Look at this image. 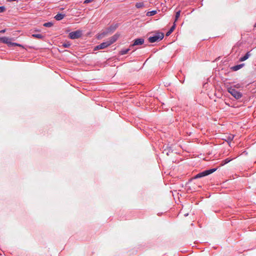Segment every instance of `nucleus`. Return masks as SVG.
<instances>
[{
	"mask_svg": "<svg viewBox=\"0 0 256 256\" xmlns=\"http://www.w3.org/2000/svg\"><path fill=\"white\" fill-rule=\"evenodd\" d=\"M100 49H102L101 48H100V44L96 46L95 48H94V50H100Z\"/></svg>",
	"mask_w": 256,
	"mask_h": 256,
	"instance_id": "obj_25",
	"label": "nucleus"
},
{
	"mask_svg": "<svg viewBox=\"0 0 256 256\" xmlns=\"http://www.w3.org/2000/svg\"><path fill=\"white\" fill-rule=\"evenodd\" d=\"M228 91L236 100L240 98L242 96V94L241 92L236 90L233 87L228 88Z\"/></svg>",
	"mask_w": 256,
	"mask_h": 256,
	"instance_id": "obj_2",
	"label": "nucleus"
},
{
	"mask_svg": "<svg viewBox=\"0 0 256 256\" xmlns=\"http://www.w3.org/2000/svg\"><path fill=\"white\" fill-rule=\"evenodd\" d=\"M6 32V30H3L0 31V32L4 33Z\"/></svg>",
	"mask_w": 256,
	"mask_h": 256,
	"instance_id": "obj_27",
	"label": "nucleus"
},
{
	"mask_svg": "<svg viewBox=\"0 0 256 256\" xmlns=\"http://www.w3.org/2000/svg\"><path fill=\"white\" fill-rule=\"evenodd\" d=\"M53 26V24L52 22H46L44 24V26L46 27H51Z\"/></svg>",
	"mask_w": 256,
	"mask_h": 256,
	"instance_id": "obj_18",
	"label": "nucleus"
},
{
	"mask_svg": "<svg viewBox=\"0 0 256 256\" xmlns=\"http://www.w3.org/2000/svg\"><path fill=\"white\" fill-rule=\"evenodd\" d=\"M32 36L38 39H42L44 38L43 36H42L41 34H33Z\"/></svg>",
	"mask_w": 256,
	"mask_h": 256,
	"instance_id": "obj_15",
	"label": "nucleus"
},
{
	"mask_svg": "<svg viewBox=\"0 0 256 256\" xmlns=\"http://www.w3.org/2000/svg\"><path fill=\"white\" fill-rule=\"evenodd\" d=\"M6 10V8L4 6H0V12H4Z\"/></svg>",
	"mask_w": 256,
	"mask_h": 256,
	"instance_id": "obj_22",
	"label": "nucleus"
},
{
	"mask_svg": "<svg viewBox=\"0 0 256 256\" xmlns=\"http://www.w3.org/2000/svg\"><path fill=\"white\" fill-rule=\"evenodd\" d=\"M70 43H65V44H62V46L64 47V48H68L70 46Z\"/></svg>",
	"mask_w": 256,
	"mask_h": 256,
	"instance_id": "obj_20",
	"label": "nucleus"
},
{
	"mask_svg": "<svg viewBox=\"0 0 256 256\" xmlns=\"http://www.w3.org/2000/svg\"><path fill=\"white\" fill-rule=\"evenodd\" d=\"M234 137V136H229L228 138V140L231 142L233 140Z\"/></svg>",
	"mask_w": 256,
	"mask_h": 256,
	"instance_id": "obj_23",
	"label": "nucleus"
},
{
	"mask_svg": "<svg viewBox=\"0 0 256 256\" xmlns=\"http://www.w3.org/2000/svg\"><path fill=\"white\" fill-rule=\"evenodd\" d=\"M10 46H22V45H20V44H17V43H14V42H11V44H10Z\"/></svg>",
	"mask_w": 256,
	"mask_h": 256,
	"instance_id": "obj_21",
	"label": "nucleus"
},
{
	"mask_svg": "<svg viewBox=\"0 0 256 256\" xmlns=\"http://www.w3.org/2000/svg\"><path fill=\"white\" fill-rule=\"evenodd\" d=\"M180 10H178V12H176V16H175V20H174V23L178 20V18H179L180 16Z\"/></svg>",
	"mask_w": 256,
	"mask_h": 256,
	"instance_id": "obj_17",
	"label": "nucleus"
},
{
	"mask_svg": "<svg viewBox=\"0 0 256 256\" xmlns=\"http://www.w3.org/2000/svg\"><path fill=\"white\" fill-rule=\"evenodd\" d=\"M165 152H166V150H164ZM166 154H168V153L167 152H166Z\"/></svg>",
	"mask_w": 256,
	"mask_h": 256,
	"instance_id": "obj_28",
	"label": "nucleus"
},
{
	"mask_svg": "<svg viewBox=\"0 0 256 256\" xmlns=\"http://www.w3.org/2000/svg\"><path fill=\"white\" fill-rule=\"evenodd\" d=\"M232 160V159L230 158H227L222 162L221 165L224 166L226 164H228V162H230Z\"/></svg>",
	"mask_w": 256,
	"mask_h": 256,
	"instance_id": "obj_14",
	"label": "nucleus"
},
{
	"mask_svg": "<svg viewBox=\"0 0 256 256\" xmlns=\"http://www.w3.org/2000/svg\"><path fill=\"white\" fill-rule=\"evenodd\" d=\"M0 42L7 44L10 46V44H11V39L6 37L0 38Z\"/></svg>",
	"mask_w": 256,
	"mask_h": 256,
	"instance_id": "obj_7",
	"label": "nucleus"
},
{
	"mask_svg": "<svg viewBox=\"0 0 256 256\" xmlns=\"http://www.w3.org/2000/svg\"><path fill=\"white\" fill-rule=\"evenodd\" d=\"M250 56V54L248 52L244 56L240 58V62L244 61V60H246Z\"/></svg>",
	"mask_w": 256,
	"mask_h": 256,
	"instance_id": "obj_11",
	"label": "nucleus"
},
{
	"mask_svg": "<svg viewBox=\"0 0 256 256\" xmlns=\"http://www.w3.org/2000/svg\"><path fill=\"white\" fill-rule=\"evenodd\" d=\"M129 50H130V49H128V48L126 49V50H121L120 53L122 55L125 54H127Z\"/></svg>",
	"mask_w": 256,
	"mask_h": 256,
	"instance_id": "obj_19",
	"label": "nucleus"
},
{
	"mask_svg": "<svg viewBox=\"0 0 256 256\" xmlns=\"http://www.w3.org/2000/svg\"><path fill=\"white\" fill-rule=\"evenodd\" d=\"M144 6V3L143 2H136V7L137 8H142Z\"/></svg>",
	"mask_w": 256,
	"mask_h": 256,
	"instance_id": "obj_13",
	"label": "nucleus"
},
{
	"mask_svg": "<svg viewBox=\"0 0 256 256\" xmlns=\"http://www.w3.org/2000/svg\"><path fill=\"white\" fill-rule=\"evenodd\" d=\"M109 46H110V44H108V42L106 41V42H104L100 44V48H101L102 49H104V48L108 47Z\"/></svg>",
	"mask_w": 256,
	"mask_h": 256,
	"instance_id": "obj_9",
	"label": "nucleus"
},
{
	"mask_svg": "<svg viewBox=\"0 0 256 256\" xmlns=\"http://www.w3.org/2000/svg\"><path fill=\"white\" fill-rule=\"evenodd\" d=\"M216 170H217V168H212V169H210L208 170H206L204 171H203V172L197 174L194 176V178H202L203 176H206L210 174H212V172H214Z\"/></svg>",
	"mask_w": 256,
	"mask_h": 256,
	"instance_id": "obj_3",
	"label": "nucleus"
},
{
	"mask_svg": "<svg viewBox=\"0 0 256 256\" xmlns=\"http://www.w3.org/2000/svg\"><path fill=\"white\" fill-rule=\"evenodd\" d=\"M234 87H236V88H240V84H236V85L234 86Z\"/></svg>",
	"mask_w": 256,
	"mask_h": 256,
	"instance_id": "obj_26",
	"label": "nucleus"
},
{
	"mask_svg": "<svg viewBox=\"0 0 256 256\" xmlns=\"http://www.w3.org/2000/svg\"><path fill=\"white\" fill-rule=\"evenodd\" d=\"M244 64H240L237 66H235L232 68V69L234 71L238 70L244 66Z\"/></svg>",
	"mask_w": 256,
	"mask_h": 256,
	"instance_id": "obj_12",
	"label": "nucleus"
},
{
	"mask_svg": "<svg viewBox=\"0 0 256 256\" xmlns=\"http://www.w3.org/2000/svg\"><path fill=\"white\" fill-rule=\"evenodd\" d=\"M82 36L81 30H78L74 32H71L69 34V37L71 39H76L80 38Z\"/></svg>",
	"mask_w": 256,
	"mask_h": 256,
	"instance_id": "obj_4",
	"label": "nucleus"
},
{
	"mask_svg": "<svg viewBox=\"0 0 256 256\" xmlns=\"http://www.w3.org/2000/svg\"><path fill=\"white\" fill-rule=\"evenodd\" d=\"M175 28H176V24L174 22L173 26L171 27L170 30L166 32V36H170L171 34V33L174 30Z\"/></svg>",
	"mask_w": 256,
	"mask_h": 256,
	"instance_id": "obj_10",
	"label": "nucleus"
},
{
	"mask_svg": "<svg viewBox=\"0 0 256 256\" xmlns=\"http://www.w3.org/2000/svg\"><path fill=\"white\" fill-rule=\"evenodd\" d=\"M65 16L64 14H58L55 16L54 18L57 20H62Z\"/></svg>",
	"mask_w": 256,
	"mask_h": 256,
	"instance_id": "obj_8",
	"label": "nucleus"
},
{
	"mask_svg": "<svg viewBox=\"0 0 256 256\" xmlns=\"http://www.w3.org/2000/svg\"><path fill=\"white\" fill-rule=\"evenodd\" d=\"M119 36V34H116L112 36H111L110 38L109 39L107 40V42H108V44H110V45L114 43L118 40Z\"/></svg>",
	"mask_w": 256,
	"mask_h": 256,
	"instance_id": "obj_5",
	"label": "nucleus"
},
{
	"mask_svg": "<svg viewBox=\"0 0 256 256\" xmlns=\"http://www.w3.org/2000/svg\"><path fill=\"white\" fill-rule=\"evenodd\" d=\"M144 38H137L134 40V42L132 44V46L142 45L144 44Z\"/></svg>",
	"mask_w": 256,
	"mask_h": 256,
	"instance_id": "obj_6",
	"label": "nucleus"
},
{
	"mask_svg": "<svg viewBox=\"0 0 256 256\" xmlns=\"http://www.w3.org/2000/svg\"><path fill=\"white\" fill-rule=\"evenodd\" d=\"M156 14V10H152V11L148 12L146 14V16H154Z\"/></svg>",
	"mask_w": 256,
	"mask_h": 256,
	"instance_id": "obj_16",
	"label": "nucleus"
},
{
	"mask_svg": "<svg viewBox=\"0 0 256 256\" xmlns=\"http://www.w3.org/2000/svg\"><path fill=\"white\" fill-rule=\"evenodd\" d=\"M164 37V34L162 32H157L153 36L148 38V42L150 43H153L156 42L161 40Z\"/></svg>",
	"mask_w": 256,
	"mask_h": 256,
	"instance_id": "obj_1",
	"label": "nucleus"
},
{
	"mask_svg": "<svg viewBox=\"0 0 256 256\" xmlns=\"http://www.w3.org/2000/svg\"><path fill=\"white\" fill-rule=\"evenodd\" d=\"M94 0H85L84 2V4L90 3V2H93Z\"/></svg>",
	"mask_w": 256,
	"mask_h": 256,
	"instance_id": "obj_24",
	"label": "nucleus"
}]
</instances>
